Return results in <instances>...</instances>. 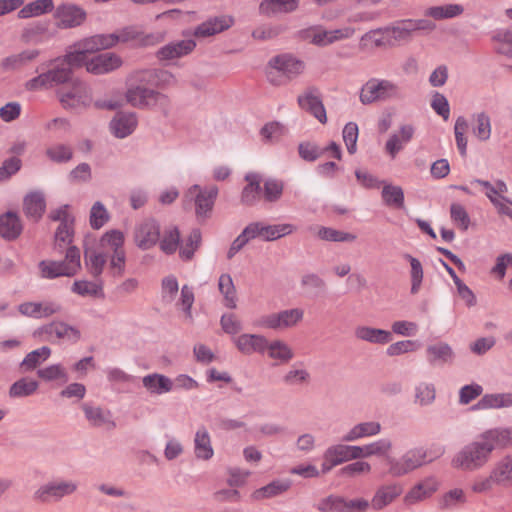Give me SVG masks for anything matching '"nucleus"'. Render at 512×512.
<instances>
[{"instance_id":"16","label":"nucleus","mask_w":512,"mask_h":512,"mask_svg":"<svg viewBox=\"0 0 512 512\" xmlns=\"http://www.w3.org/2000/svg\"><path fill=\"white\" fill-rule=\"evenodd\" d=\"M36 334L49 342L60 339L77 342L80 339L79 330L64 322H52L44 325L36 331Z\"/></svg>"},{"instance_id":"46","label":"nucleus","mask_w":512,"mask_h":512,"mask_svg":"<svg viewBox=\"0 0 512 512\" xmlns=\"http://www.w3.org/2000/svg\"><path fill=\"white\" fill-rule=\"evenodd\" d=\"M473 135L480 141H488L492 133L491 119L488 114L481 112L472 117Z\"/></svg>"},{"instance_id":"24","label":"nucleus","mask_w":512,"mask_h":512,"mask_svg":"<svg viewBox=\"0 0 512 512\" xmlns=\"http://www.w3.org/2000/svg\"><path fill=\"white\" fill-rule=\"evenodd\" d=\"M137 246L143 250L153 247L160 238L159 226L155 221L147 220L139 224L134 234Z\"/></svg>"},{"instance_id":"26","label":"nucleus","mask_w":512,"mask_h":512,"mask_svg":"<svg viewBox=\"0 0 512 512\" xmlns=\"http://www.w3.org/2000/svg\"><path fill=\"white\" fill-rule=\"evenodd\" d=\"M55 18L59 27L70 28L83 23L86 18V13L75 5L63 4L57 7Z\"/></svg>"},{"instance_id":"50","label":"nucleus","mask_w":512,"mask_h":512,"mask_svg":"<svg viewBox=\"0 0 512 512\" xmlns=\"http://www.w3.org/2000/svg\"><path fill=\"white\" fill-rule=\"evenodd\" d=\"M382 199L385 205L396 209L404 207V192L400 186L391 184L384 185Z\"/></svg>"},{"instance_id":"21","label":"nucleus","mask_w":512,"mask_h":512,"mask_svg":"<svg viewBox=\"0 0 512 512\" xmlns=\"http://www.w3.org/2000/svg\"><path fill=\"white\" fill-rule=\"evenodd\" d=\"M123 61L115 53L107 52L90 58L87 62V71L92 74L101 75L110 73L120 68Z\"/></svg>"},{"instance_id":"47","label":"nucleus","mask_w":512,"mask_h":512,"mask_svg":"<svg viewBox=\"0 0 512 512\" xmlns=\"http://www.w3.org/2000/svg\"><path fill=\"white\" fill-rule=\"evenodd\" d=\"M391 449L392 442L387 438H382L366 445L359 446L360 459L372 456H386Z\"/></svg>"},{"instance_id":"38","label":"nucleus","mask_w":512,"mask_h":512,"mask_svg":"<svg viewBox=\"0 0 512 512\" xmlns=\"http://www.w3.org/2000/svg\"><path fill=\"white\" fill-rule=\"evenodd\" d=\"M196 44L193 40H181L168 44L158 51V57L162 60H172L190 53Z\"/></svg>"},{"instance_id":"5","label":"nucleus","mask_w":512,"mask_h":512,"mask_svg":"<svg viewBox=\"0 0 512 512\" xmlns=\"http://www.w3.org/2000/svg\"><path fill=\"white\" fill-rule=\"evenodd\" d=\"M491 453L492 445L485 442L480 435L476 441L464 446L454 455L451 465L463 471H475L489 461Z\"/></svg>"},{"instance_id":"39","label":"nucleus","mask_w":512,"mask_h":512,"mask_svg":"<svg viewBox=\"0 0 512 512\" xmlns=\"http://www.w3.org/2000/svg\"><path fill=\"white\" fill-rule=\"evenodd\" d=\"M471 184H477L485 189V194L490 202L495 206L498 202L506 200L505 194L508 192L506 183L502 180L495 181L494 184L489 181L475 179L471 181Z\"/></svg>"},{"instance_id":"8","label":"nucleus","mask_w":512,"mask_h":512,"mask_svg":"<svg viewBox=\"0 0 512 512\" xmlns=\"http://www.w3.org/2000/svg\"><path fill=\"white\" fill-rule=\"evenodd\" d=\"M399 87L389 80L370 79L360 92V101L363 104H371L377 101H385L399 96Z\"/></svg>"},{"instance_id":"20","label":"nucleus","mask_w":512,"mask_h":512,"mask_svg":"<svg viewBox=\"0 0 512 512\" xmlns=\"http://www.w3.org/2000/svg\"><path fill=\"white\" fill-rule=\"evenodd\" d=\"M51 218L54 221H60V225L55 233L56 245L62 248L63 246L70 244L72 240L73 218L69 213L68 206L61 207L52 212Z\"/></svg>"},{"instance_id":"1","label":"nucleus","mask_w":512,"mask_h":512,"mask_svg":"<svg viewBox=\"0 0 512 512\" xmlns=\"http://www.w3.org/2000/svg\"><path fill=\"white\" fill-rule=\"evenodd\" d=\"M164 34L161 32L143 34L136 28H125L117 33L111 34H98L90 38L84 39L77 43L73 50L68 52L62 59L55 60L59 67H67L72 69L76 67L85 66L87 69V62L90 58L89 54L98 50H104L115 46L118 43L134 42L137 45L149 46L161 42Z\"/></svg>"},{"instance_id":"27","label":"nucleus","mask_w":512,"mask_h":512,"mask_svg":"<svg viewBox=\"0 0 512 512\" xmlns=\"http://www.w3.org/2000/svg\"><path fill=\"white\" fill-rule=\"evenodd\" d=\"M61 307L55 302H25L18 306V311L27 317H49L60 311Z\"/></svg>"},{"instance_id":"36","label":"nucleus","mask_w":512,"mask_h":512,"mask_svg":"<svg viewBox=\"0 0 512 512\" xmlns=\"http://www.w3.org/2000/svg\"><path fill=\"white\" fill-rule=\"evenodd\" d=\"M512 406V393L485 394L473 407L477 410L501 409Z\"/></svg>"},{"instance_id":"48","label":"nucleus","mask_w":512,"mask_h":512,"mask_svg":"<svg viewBox=\"0 0 512 512\" xmlns=\"http://www.w3.org/2000/svg\"><path fill=\"white\" fill-rule=\"evenodd\" d=\"M289 487L290 483L288 481H273L268 485L255 490L251 497L257 501L272 498L284 493L289 489Z\"/></svg>"},{"instance_id":"2","label":"nucleus","mask_w":512,"mask_h":512,"mask_svg":"<svg viewBox=\"0 0 512 512\" xmlns=\"http://www.w3.org/2000/svg\"><path fill=\"white\" fill-rule=\"evenodd\" d=\"M124 234L118 230L106 232L95 247L85 250V263L89 273L97 277L110 258L113 275L121 276L125 270Z\"/></svg>"},{"instance_id":"35","label":"nucleus","mask_w":512,"mask_h":512,"mask_svg":"<svg viewBox=\"0 0 512 512\" xmlns=\"http://www.w3.org/2000/svg\"><path fill=\"white\" fill-rule=\"evenodd\" d=\"M137 126V119L134 114L119 113L110 123L112 133L118 138L130 135Z\"/></svg>"},{"instance_id":"59","label":"nucleus","mask_w":512,"mask_h":512,"mask_svg":"<svg viewBox=\"0 0 512 512\" xmlns=\"http://www.w3.org/2000/svg\"><path fill=\"white\" fill-rule=\"evenodd\" d=\"M38 382L29 378H21L16 381L9 390L10 397H27L34 394L38 389Z\"/></svg>"},{"instance_id":"33","label":"nucleus","mask_w":512,"mask_h":512,"mask_svg":"<svg viewBox=\"0 0 512 512\" xmlns=\"http://www.w3.org/2000/svg\"><path fill=\"white\" fill-rule=\"evenodd\" d=\"M23 230L19 216L14 212H7L0 216V235L8 240H14L20 236Z\"/></svg>"},{"instance_id":"60","label":"nucleus","mask_w":512,"mask_h":512,"mask_svg":"<svg viewBox=\"0 0 512 512\" xmlns=\"http://www.w3.org/2000/svg\"><path fill=\"white\" fill-rule=\"evenodd\" d=\"M450 218L452 223L462 231L468 230L471 224L466 208L460 203H452L450 205Z\"/></svg>"},{"instance_id":"7","label":"nucleus","mask_w":512,"mask_h":512,"mask_svg":"<svg viewBox=\"0 0 512 512\" xmlns=\"http://www.w3.org/2000/svg\"><path fill=\"white\" fill-rule=\"evenodd\" d=\"M271 71L269 80L275 85L284 84L302 74L305 70V63L290 54H283L272 58L269 62Z\"/></svg>"},{"instance_id":"31","label":"nucleus","mask_w":512,"mask_h":512,"mask_svg":"<svg viewBox=\"0 0 512 512\" xmlns=\"http://www.w3.org/2000/svg\"><path fill=\"white\" fill-rule=\"evenodd\" d=\"M142 383L146 390L151 394H165L171 392L174 389L173 380L163 374L158 373L144 376Z\"/></svg>"},{"instance_id":"25","label":"nucleus","mask_w":512,"mask_h":512,"mask_svg":"<svg viewBox=\"0 0 512 512\" xmlns=\"http://www.w3.org/2000/svg\"><path fill=\"white\" fill-rule=\"evenodd\" d=\"M299 106L311 113L320 123L327 122V115L321 97L316 90H308L298 97Z\"/></svg>"},{"instance_id":"42","label":"nucleus","mask_w":512,"mask_h":512,"mask_svg":"<svg viewBox=\"0 0 512 512\" xmlns=\"http://www.w3.org/2000/svg\"><path fill=\"white\" fill-rule=\"evenodd\" d=\"M82 409L85 413V417L88 422L95 427H114L115 424L111 420V414L109 411H105L100 407H93L87 403L82 405Z\"/></svg>"},{"instance_id":"56","label":"nucleus","mask_w":512,"mask_h":512,"mask_svg":"<svg viewBox=\"0 0 512 512\" xmlns=\"http://www.w3.org/2000/svg\"><path fill=\"white\" fill-rule=\"evenodd\" d=\"M387 28L372 30L361 38V45L365 48L392 46L387 35Z\"/></svg>"},{"instance_id":"63","label":"nucleus","mask_w":512,"mask_h":512,"mask_svg":"<svg viewBox=\"0 0 512 512\" xmlns=\"http://www.w3.org/2000/svg\"><path fill=\"white\" fill-rule=\"evenodd\" d=\"M72 292L80 296L98 297L102 295V285L97 282L86 280L75 281L71 288Z\"/></svg>"},{"instance_id":"3","label":"nucleus","mask_w":512,"mask_h":512,"mask_svg":"<svg viewBox=\"0 0 512 512\" xmlns=\"http://www.w3.org/2000/svg\"><path fill=\"white\" fill-rule=\"evenodd\" d=\"M444 451L442 446L431 447L427 450L422 448L408 450L399 459H387L388 472L393 477L404 476L422 465L441 457Z\"/></svg>"},{"instance_id":"15","label":"nucleus","mask_w":512,"mask_h":512,"mask_svg":"<svg viewBox=\"0 0 512 512\" xmlns=\"http://www.w3.org/2000/svg\"><path fill=\"white\" fill-rule=\"evenodd\" d=\"M371 503L364 498L346 500L340 497H329L319 504L323 512H366Z\"/></svg>"},{"instance_id":"58","label":"nucleus","mask_w":512,"mask_h":512,"mask_svg":"<svg viewBox=\"0 0 512 512\" xmlns=\"http://www.w3.org/2000/svg\"><path fill=\"white\" fill-rule=\"evenodd\" d=\"M297 5L298 0H266L260 4V11L265 14L291 12Z\"/></svg>"},{"instance_id":"23","label":"nucleus","mask_w":512,"mask_h":512,"mask_svg":"<svg viewBox=\"0 0 512 512\" xmlns=\"http://www.w3.org/2000/svg\"><path fill=\"white\" fill-rule=\"evenodd\" d=\"M403 492V486L400 483H389L381 485L375 491L371 499V507L374 510H382L392 504Z\"/></svg>"},{"instance_id":"52","label":"nucleus","mask_w":512,"mask_h":512,"mask_svg":"<svg viewBox=\"0 0 512 512\" xmlns=\"http://www.w3.org/2000/svg\"><path fill=\"white\" fill-rule=\"evenodd\" d=\"M248 184L242 192V202L245 204H253L260 197V177L256 173L246 175Z\"/></svg>"},{"instance_id":"28","label":"nucleus","mask_w":512,"mask_h":512,"mask_svg":"<svg viewBox=\"0 0 512 512\" xmlns=\"http://www.w3.org/2000/svg\"><path fill=\"white\" fill-rule=\"evenodd\" d=\"M414 127L412 125H403L397 133L392 134L386 142L385 150L392 157L404 148V146L413 138Z\"/></svg>"},{"instance_id":"17","label":"nucleus","mask_w":512,"mask_h":512,"mask_svg":"<svg viewBox=\"0 0 512 512\" xmlns=\"http://www.w3.org/2000/svg\"><path fill=\"white\" fill-rule=\"evenodd\" d=\"M440 483L434 476H429L412 486L403 498L405 505H414L431 498L439 489Z\"/></svg>"},{"instance_id":"49","label":"nucleus","mask_w":512,"mask_h":512,"mask_svg":"<svg viewBox=\"0 0 512 512\" xmlns=\"http://www.w3.org/2000/svg\"><path fill=\"white\" fill-rule=\"evenodd\" d=\"M54 7L53 0H35L25 5L19 12L18 17L25 19L40 16L50 12Z\"/></svg>"},{"instance_id":"6","label":"nucleus","mask_w":512,"mask_h":512,"mask_svg":"<svg viewBox=\"0 0 512 512\" xmlns=\"http://www.w3.org/2000/svg\"><path fill=\"white\" fill-rule=\"evenodd\" d=\"M81 268L80 251L75 246L67 249L63 261L43 260L39 263L40 274L43 278L72 277Z\"/></svg>"},{"instance_id":"10","label":"nucleus","mask_w":512,"mask_h":512,"mask_svg":"<svg viewBox=\"0 0 512 512\" xmlns=\"http://www.w3.org/2000/svg\"><path fill=\"white\" fill-rule=\"evenodd\" d=\"M70 81V69L67 67H59L54 60L47 72L26 82L25 87L29 91H37L49 89L56 85L64 84Z\"/></svg>"},{"instance_id":"32","label":"nucleus","mask_w":512,"mask_h":512,"mask_svg":"<svg viewBox=\"0 0 512 512\" xmlns=\"http://www.w3.org/2000/svg\"><path fill=\"white\" fill-rule=\"evenodd\" d=\"M46 209L45 198L40 192H31L23 200V210L27 218L39 220Z\"/></svg>"},{"instance_id":"44","label":"nucleus","mask_w":512,"mask_h":512,"mask_svg":"<svg viewBox=\"0 0 512 512\" xmlns=\"http://www.w3.org/2000/svg\"><path fill=\"white\" fill-rule=\"evenodd\" d=\"M218 289L223 296V304L229 309L237 307V291L229 274H222L218 280Z\"/></svg>"},{"instance_id":"18","label":"nucleus","mask_w":512,"mask_h":512,"mask_svg":"<svg viewBox=\"0 0 512 512\" xmlns=\"http://www.w3.org/2000/svg\"><path fill=\"white\" fill-rule=\"evenodd\" d=\"M78 485L73 481H54L41 486L35 492V498L42 502L57 501L64 496L71 495Z\"/></svg>"},{"instance_id":"9","label":"nucleus","mask_w":512,"mask_h":512,"mask_svg":"<svg viewBox=\"0 0 512 512\" xmlns=\"http://www.w3.org/2000/svg\"><path fill=\"white\" fill-rule=\"evenodd\" d=\"M303 317V309H287L260 317L256 325L266 329L286 330L295 327Z\"/></svg>"},{"instance_id":"4","label":"nucleus","mask_w":512,"mask_h":512,"mask_svg":"<svg viewBox=\"0 0 512 512\" xmlns=\"http://www.w3.org/2000/svg\"><path fill=\"white\" fill-rule=\"evenodd\" d=\"M295 230L292 224L265 225L261 222L249 224L243 232L233 241L228 258H232L250 240L260 238L263 241H274L291 234Z\"/></svg>"},{"instance_id":"45","label":"nucleus","mask_w":512,"mask_h":512,"mask_svg":"<svg viewBox=\"0 0 512 512\" xmlns=\"http://www.w3.org/2000/svg\"><path fill=\"white\" fill-rule=\"evenodd\" d=\"M498 480V486L509 487L512 485V454L498 460L492 468Z\"/></svg>"},{"instance_id":"64","label":"nucleus","mask_w":512,"mask_h":512,"mask_svg":"<svg viewBox=\"0 0 512 512\" xmlns=\"http://www.w3.org/2000/svg\"><path fill=\"white\" fill-rule=\"evenodd\" d=\"M466 502L467 497L464 490L454 488L442 495L439 504L441 508L450 509L465 504Z\"/></svg>"},{"instance_id":"19","label":"nucleus","mask_w":512,"mask_h":512,"mask_svg":"<svg viewBox=\"0 0 512 512\" xmlns=\"http://www.w3.org/2000/svg\"><path fill=\"white\" fill-rule=\"evenodd\" d=\"M433 28V25H426L425 21H401L393 26L386 27L387 35L390 39L391 45L394 46L401 42L408 41L414 31L425 28Z\"/></svg>"},{"instance_id":"13","label":"nucleus","mask_w":512,"mask_h":512,"mask_svg":"<svg viewBox=\"0 0 512 512\" xmlns=\"http://www.w3.org/2000/svg\"><path fill=\"white\" fill-rule=\"evenodd\" d=\"M355 459H360L359 446L343 444L331 446L324 453L322 472L326 473L336 465Z\"/></svg>"},{"instance_id":"11","label":"nucleus","mask_w":512,"mask_h":512,"mask_svg":"<svg viewBox=\"0 0 512 512\" xmlns=\"http://www.w3.org/2000/svg\"><path fill=\"white\" fill-rule=\"evenodd\" d=\"M59 100L64 108L79 109L91 103V95L86 84L73 80L58 92Z\"/></svg>"},{"instance_id":"37","label":"nucleus","mask_w":512,"mask_h":512,"mask_svg":"<svg viewBox=\"0 0 512 512\" xmlns=\"http://www.w3.org/2000/svg\"><path fill=\"white\" fill-rule=\"evenodd\" d=\"M381 424L376 421L361 422L353 426L342 438L343 441L352 442L365 437L379 434Z\"/></svg>"},{"instance_id":"22","label":"nucleus","mask_w":512,"mask_h":512,"mask_svg":"<svg viewBox=\"0 0 512 512\" xmlns=\"http://www.w3.org/2000/svg\"><path fill=\"white\" fill-rule=\"evenodd\" d=\"M266 337L261 334L244 333L232 338L237 350L244 355L263 354L266 351Z\"/></svg>"},{"instance_id":"12","label":"nucleus","mask_w":512,"mask_h":512,"mask_svg":"<svg viewBox=\"0 0 512 512\" xmlns=\"http://www.w3.org/2000/svg\"><path fill=\"white\" fill-rule=\"evenodd\" d=\"M126 98L134 107H158L165 110L169 106V99L166 95L144 87L129 89Z\"/></svg>"},{"instance_id":"41","label":"nucleus","mask_w":512,"mask_h":512,"mask_svg":"<svg viewBox=\"0 0 512 512\" xmlns=\"http://www.w3.org/2000/svg\"><path fill=\"white\" fill-rule=\"evenodd\" d=\"M194 452L198 459L210 460L214 455L209 432L205 428L197 430L194 438Z\"/></svg>"},{"instance_id":"51","label":"nucleus","mask_w":512,"mask_h":512,"mask_svg":"<svg viewBox=\"0 0 512 512\" xmlns=\"http://www.w3.org/2000/svg\"><path fill=\"white\" fill-rule=\"evenodd\" d=\"M40 54L37 49H27L18 54L11 55L3 60V66L9 69H17L35 60Z\"/></svg>"},{"instance_id":"29","label":"nucleus","mask_w":512,"mask_h":512,"mask_svg":"<svg viewBox=\"0 0 512 512\" xmlns=\"http://www.w3.org/2000/svg\"><path fill=\"white\" fill-rule=\"evenodd\" d=\"M354 334L358 340L369 342L371 344L385 345L390 343L392 340V334L390 331L365 325L356 327Z\"/></svg>"},{"instance_id":"34","label":"nucleus","mask_w":512,"mask_h":512,"mask_svg":"<svg viewBox=\"0 0 512 512\" xmlns=\"http://www.w3.org/2000/svg\"><path fill=\"white\" fill-rule=\"evenodd\" d=\"M268 357L279 364H286L294 358L293 349L283 340L276 339L271 342L266 339Z\"/></svg>"},{"instance_id":"57","label":"nucleus","mask_w":512,"mask_h":512,"mask_svg":"<svg viewBox=\"0 0 512 512\" xmlns=\"http://www.w3.org/2000/svg\"><path fill=\"white\" fill-rule=\"evenodd\" d=\"M51 355V349L47 346H43L36 349L26 355L21 363V367L25 371H30L38 367L41 363L46 361Z\"/></svg>"},{"instance_id":"61","label":"nucleus","mask_w":512,"mask_h":512,"mask_svg":"<svg viewBox=\"0 0 512 512\" xmlns=\"http://www.w3.org/2000/svg\"><path fill=\"white\" fill-rule=\"evenodd\" d=\"M463 11V7L459 4H447L444 6H435L429 8L427 15L439 20L459 16L463 13Z\"/></svg>"},{"instance_id":"53","label":"nucleus","mask_w":512,"mask_h":512,"mask_svg":"<svg viewBox=\"0 0 512 512\" xmlns=\"http://www.w3.org/2000/svg\"><path fill=\"white\" fill-rule=\"evenodd\" d=\"M316 235L325 241L333 242H354L357 236L353 233L337 230L330 227H319Z\"/></svg>"},{"instance_id":"54","label":"nucleus","mask_w":512,"mask_h":512,"mask_svg":"<svg viewBox=\"0 0 512 512\" xmlns=\"http://www.w3.org/2000/svg\"><path fill=\"white\" fill-rule=\"evenodd\" d=\"M287 132V128L282 123L273 121L265 124L261 128L260 135L265 142L276 143L279 142Z\"/></svg>"},{"instance_id":"30","label":"nucleus","mask_w":512,"mask_h":512,"mask_svg":"<svg viewBox=\"0 0 512 512\" xmlns=\"http://www.w3.org/2000/svg\"><path fill=\"white\" fill-rule=\"evenodd\" d=\"M233 24V19L230 16H220L211 18L201 25H199L194 35L196 37H208L213 36L217 33H220L228 28H230Z\"/></svg>"},{"instance_id":"43","label":"nucleus","mask_w":512,"mask_h":512,"mask_svg":"<svg viewBox=\"0 0 512 512\" xmlns=\"http://www.w3.org/2000/svg\"><path fill=\"white\" fill-rule=\"evenodd\" d=\"M427 360L432 365L445 364L452 361L454 353L452 348L444 342L429 345L426 349Z\"/></svg>"},{"instance_id":"55","label":"nucleus","mask_w":512,"mask_h":512,"mask_svg":"<svg viewBox=\"0 0 512 512\" xmlns=\"http://www.w3.org/2000/svg\"><path fill=\"white\" fill-rule=\"evenodd\" d=\"M180 232L175 226H168L164 229L160 240V248L166 254L174 253L179 247Z\"/></svg>"},{"instance_id":"40","label":"nucleus","mask_w":512,"mask_h":512,"mask_svg":"<svg viewBox=\"0 0 512 512\" xmlns=\"http://www.w3.org/2000/svg\"><path fill=\"white\" fill-rule=\"evenodd\" d=\"M481 436L485 442L492 445V451L512 445V427L490 429Z\"/></svg>"},{"instance_id":"62","label":"nucleus","mask_w":512,"mask_h":512,"mask_svg":"<svg viewBox=\"0 0 512 512\" xmlns=\"http://www.w3.org/2000/svg\"><path fill=\"white\" fill-rule=\"evenodd\" d=\"M436 398V390L433 384L419 383L415 387V403L420 406H427L434 402Z\"/></svg>"},{"instance_id":"14","label":"nucleus","mask_w":512,"mask_h":512,"mask_svg":"<svg viewBox=\"0 0 512 512\" xmlns=\"http://www.w3.org/2000/svg\"><path fill=\"white\" fill-rule=\"evenodd\" d=\"M218 195V188L210 186L201 188L199 185H193L186 193V197H194L196 214L198 217H207L212 211L215 199Z\"/></svg>"}]
</instances>
